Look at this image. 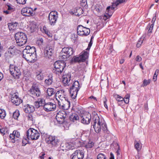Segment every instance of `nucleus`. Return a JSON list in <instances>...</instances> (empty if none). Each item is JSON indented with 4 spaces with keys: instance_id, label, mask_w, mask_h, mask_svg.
<instances>
[{
    "instance_id": "f257e3e1",
    "label": "nucleus",
    "mask_w": 159,
    "mask_h": 159,
    "mask_svg": "<svg viewBox=\"0 0 159 159\" xmlns=\"http://www.w3.org/2000/svg\"><path fill=\"white\" fill-rule=\"evenodd\" d=\"M15 39L18 46H21L25 44L27 42L26 35L24 33L19 32L15 34Z\"/></svg>"
},
{
    "instance_id": "f03ea898",
    "label": "nucleus",
    "mask_w": 159,
    "mask_h": 159,
    "mask_svg": "<svg viewBox=\"0 0 159 159\" xmlns=\"http://www.w3.org/2000/svg\"><path fill=\"white\" fill-rule=\"evenodd\" d=\"M66 63L64 61H58L55 62L54 64V68L53 71L55 74L59 75L64 70Z\"/></svg>"
},
{
    "instance_id": "7ed1b4c3",
    "label": "nucleus",
    "mask_w": 159,
    "mask_h": 159,
    "mask_svg": "<svg viewBox=\"0 0 159 159\" xmlns=\"http://www.w3.org/2000/svg\"><path fill=\"white\" fill-rule=\"evenodd\" d=\"M80 88L79 82L78 81H75L73 83L69 90L70 96L72 98L75 99L76 98L78 92Z\"/></svg>"
},
{
    "instance_id": "20e7f679",
    "label": "nucleus",
    "mask_w": 159,
    "mask_h": 159,
    "mask_svg": "<svg viewBox=\"0 0 159 159\" xmlns=\"http://www.w3.org/2000/svg\"><path fill=\"white\" fill-rule=\"evenodd\" d=\"M40 134L37 130L33 128L29 129L26 132L27 139L32 140H37L39 137Z\"/></svg>"
},
{
    "instance_id": "39448f33",
    "label": "nucleus",
    "mask_w": 159,
    "mask_h": 159,
    "mask_svg": "<svg viewBox=\"0 0 159 159\" xmlns=\"http://www.w3.org/2000/svg\"><path fill=\"white\" fill-rule=\"evenodd\" d=\"M17 53V50L13 45L10 46L6 52L4 56L6 60L9 59L16 55Z\"/></svg>"
},
{
    "instance_id": "423d86ee",
    "label": "nucleus",
    "mask_w": 159,
    "mask_h": 159,
    "mask_svg": "<svg viewBox=\"0 0 159 159\" xmlns=\"http://www.w3.org/2000/svg\"><path fill=\"white\" fill-rule=\"evenodd\" d=\"M93 123V124L91 125V126H93L94 129L95 131L98 133H99L102 129L103 131H105L107 130V125L105 123V122H98V123L95 124V123Z\"/></svg>"
},
{
    "instance_id": "0eeeda50",
    "label": "nucleus",
    "mask_w": 159,
    "mask_h": 159,
    "mask_svg": "<svg viewBox=\"0 0 159 159\" xmlns=\"http://www.w3.org/2000/svg\"><path fill=\"white\" fill-rule=\"evenodd\" d=\"M58 13L56 11H51L48 15V20L49 24L54 25L56 23L58 18Z\"/></svg>"
},
{
    "instance_id": "6e6552de",
    "label": "nucleus",
    "mask_w": 159,
    "mask_h": 159,
    "mask_svg": "<svg viewBox=\"0 0 159 159\" xmlns=\"http://www.w3.org/2000/svg\"><path fill=\"white\" fill-rule=\"evenodd\" d=\"M9 70L10 74L15 78L19 79L21 75L20 70L17 67L10 64L9 66Z\"/></svg>"
},
{
    "instance_id": "1a4fd4ad",
    "label": "nucleus",
    "mask_w": 159,
    "mask_h": 159,
    "mask_svg": "<svg viewBox=\"0 0 159 159\" xmlns=\"http://www.w3.org/2000/svg\"><path fill=\"white\" fill-rule=\"evenodd\" d=\"M67 116L66 111H59L57 114L56 119L58 123L62 124L65 122V119Z\"/></svg>"
},
{
    "instance_id": "9d476101",
    "label": "nucleus",
    "mask_w": 159,
    "mask_h": 159,
    "mask_svg": "<svg viewBox=\"0 0 159 159\" xmlns=\"http://www.w3.org/2000/svg\"><path fill=\"white\" fill-rule=\"evenodd\" d=\"M28 92L30 95L37 97L39 96L41 94L39 85L36 84H33Z\"/></svg>"
},
{
    "instance_id": "9b49d317",
    "label": "nucleus",
    "mask_w": 159,
    "mask_h": 159,
    "mask_svg": "<svg viewBox=\"0 0 159 159\" xmlns=\"http://www.w3.org/2000/svg\"><path fill=\"white\" fill-rule=\"evenodd\" d=\"M54 52V50L53 47L50 45H46L44 47L43 56L48 58H50Z\"/></svg>"
},
{
    "instance_id": "f8f14e48",
    "label": "nucleus",
    "mask_w": 159,
    "mask_h": 159,
    "mask_svg": "<svg viewBox=\"0 0 159 159\" xmlns=\"http://www.w3.org/2000/svg\"><path fill=\"white\" fill-rule=\"evenodd\" d=\"M91 119V114L89 112H86L80 117V121L84 124L88 125L90 123Z\"/></svg>"
},
{
    "instance_id": "ddd939ff",
    "label": "nucleus",
    "mask_w": 159,
    "mask_h": 159,
    "mask_svg": "<svg viewBox=\"0 0 159 159\" xmlns=\"http://www.w3.org/2000/svg\"><path fill=\"white\" fill-rule=\"evenodd\" d=\"M84 154L83 150H76L71 155L72 159H83Z\"/></svg>"
},
{
    "instance_id": "4468645a",
    "label": "nucleus",
    "mask_w": 159,
    "mask_h": 159,
    "mask_svg": "<svg viewBox=\"0 0 159 159\" xmlns=\"http://www.w3.org/2000/svg\"><path fill=\"white\" fill-rule=\"evenodd\" d=\"M70 140V142L66 143H62L61 145V148L63 151L65 150H73L75 148V145L73 144V142Z\"/></svg>"
},
{
    "instance_id": "2eb2a0df",
    "label": "nucleus",
    "mask_w": 159,
    "mask_h": 159,
    "mask_svg": "<svg viewBox=\"0 0 159 159\" xmlns=\"http://www.w3.org/2000/svg\"><path fill=\"white\" fill-rule=\"evenodd\" d=\"M55 104L51 102H48L45 104L43 105V109L47 112L53 111L56 108Z\"/></svg>"
},
{
    "instance_id": "dca6fc26",
    "label": "nucleus",
    "mask_w": 159,
    "mask_h": 159,
    "mask_svg": "<svg viewBox=\"0 0 159 159\" xmlns=\"http://www.w3.org/2000/svg\"><path fill=\"white\" fill-rule=\"evenodd\" d=\"M21 14L23 16H33L34 15L33 13V10L30 8L25 7L22 9Z\"/></svg>"
},
{
    "instance_id": "f3484780",
    "label": "nucleus",
    "mask_w": 159,
    "mask_h": 159,
    "mask_svg": "<svg viewBox=\"0 0 159 159\" xmlns=\"http://www.w3.org/2000/svg\"><path fill=\"white\" fill-rule=\"evenodd\" d=\"M22 54L23 57L28 62H31L34 59V55L25 52V50L23 51Z\"/></svg>"
},
{
    "instance_id": "a211bd4d",
    "label": "nucleus",
    "mask_w": 159,
    "mask_h": 159,
    "mask_svg": "<svg viewBox=\"0 0 159 159\" xmlns=\"http://www.w3.org/2000/svg\"><path fill=\"white\" fill-rule=\"evenodd\" d=\"M11 101L13 104L16 106L19 105L22 102V100L16 93L12 95Z\"/></svg>"
},
{
    "instance_id": "6ab92c4d",
    "label": "nucleus",
    "mask_w": 159,
    "mask_h": 159,
    "mask_svg": "<svg viewBox=\"0 0 159 159\" xmlns=\"http://www.w3.org/2000/svg\"><path fill=\"white\" fill-rule=\"evenodd\" d=\"M61 52L68 55V57H69L73 54V48L71 47H64L62 49Z\"/></svg>"
},
{
    "instance_id": "aec40b11",
    "label": "nucleus",
    "mask_w": 159,
    "mask_h": 159,
    "mask_svg": "<svg viewBox=\"0 0 159 159\" xmlns=\"http://www.w3.org/2000/svg\"><path fill=\"white\" fill-rule=\"evenodd\" d=\"M23 110L24 111L27 113L33 112L35 111L34 106L28 104L24 106Z\"/></svg>"
},
{
    "instance_id": "412c9836",
    "label": "nucleus",
    "mask_w": 159,
    "mask_h": 159,
    "mask_svg": "<svg viewBox=\"0 0 159 159\" xmlns=\"http://www.w3.org/2000/svg\"><path fill=\"white\" fill-rule=\"evenodd\" d=\"M71 141L74 142L73 143V144L75 145V146L76 147H84L85 143L83 142L80 141L79 139L73 138L71 139Z\"/></svg>"
},
{
    "instance_id": "4be33fe9",
    "label": "nucleus",
    "mask_w": 159,
    "mask_h": 159,
    "mask_svg": "<svg viewBox=\"0 0 159 159\" xmlns=\"http://www.w3.org/2000/svg\"><path fill=\"white\" fill-rule=\"evenodd\" d=\"M101 122H103L105 121L103 118L102 117L100 118L98 116V115L96 113L94 114V116L92 118V121L91 122V125L93 124V123H95V124L98 123L99 121Z\"/></svg>"
},
{
    "instance_id": "5701e85b",
    "label": "nucleus",
    "mask_w": 159,
    "mask_h": 159,
    "mask_svg": "<svg viewBox=\"0 0 159 159\" xmlns=\"http://www.w3.org/2000/svg\"><path fill=\"white\" fill-rule=\"evenodd\" d=\"M71 74L70 73H68L66 75V77L63 78V82L64 84L67 85H70L71 84L72 81L71 80Z\"/></svg>"
},
{
    "instance_id": "b1692460",
    "label": "nucleus",
    "mask_w": 159,
    "mask_h": 159,
    "mask_svg": "<svg viewBox=\"0 0 159 159\" xmlns=\"http://www.w3.org/2000/svg\"><path fill=\"white\" fill-rule=\"evenodd\" d=\"M23 50H25V52L30 53L31 55H33L35 56L36 54V49L34 47H30V46H27Z\"/></svg>"
},
{
    "instance_id": "393cba45",
    "label": "nucleus",
    "mask_w": 159,
    "mask_h": 159,
    "mask_svg": "<svg viewBox=\"0 0 159 159\" xmlns=\"http://www.w3.org/2000/svg\"><path fill=\"white\" fill-rule=\"evenodd\" d=\"M53 82V76L52 74H50L47 77V78L45 80L44 82L46 85H51Z\"/></svg>"
},
{
    "instance_id": "a878e982",
    "label": "nucleus",
    "mask_w": 159,
    "mask_h": 159,
    "mask_svg": "<svg viewBox=\"0 0 159 159\" xmlns=\"http://www.w3.org/2000/svg\"><path fill=\"white\" fill-rule=\"evenodd\" d=\"M7 25L10 30H14L17 28L18 23L16 22L9 23Z\"/></svg>"
},
{
    "instance_id": "bb28decb",
    "label": "nucleus",
    "mask_w": 159,
    "mask_h": 159,
    "mask_svg": "<svg viewBox=\"0 0 159 159\" xmlns=\"http://www.w3.org/2000/svg\"><path fill=\"white\" fill-rule=\"evenodd\" d=\"M70 106V102L66 98V100H64L63 105H62V109L64 110H67L69 108Z\"/></svg>"
},
{
    "instance_id": "cd10ccee",
    "label": "nucleus",
    "mask_w": 159,
    "mask_h": 159,
    "mask_svg": "<svg viewBox=\"0 0 159 159\" xmlns=\"http://www.w3.org/2000/svg\"><path fill=\"white\" fill-rule=\"evenodd\" d=\"M59 100L56 99L57 101V105L58 107L62 109V105H63L64 103V100H66V97H64L63 99H61L62 97H61V95H60L59 97H58Z\"/></svg>"
},
{
    "instance_id": "c85d7f7f",
    "label": "nucleus",
    "mask_w": 159,
    "mask_h": 159,
    "mask_svg": "<svg viewBox=\"0 0 159 159\" xmlns=\"http://www.w3.org/2000/svg\"><path fill=\"white\" fill-rule=\"evenodd\" d=\"M89 54V53L88 52L85 51L81 55H80L82 62H84L86 61L88 57Z\"/></svg>"
},
{
    "instance_id": "c756f323",
    "label": "nucleus",
    "mask_w": 159,
    "mask_h": 159,
    "mask_svg": "<svg viewBox=\"0 0 159 159\" xmlns=\"http://www.w3.org/2000/svg\"><path fill=\"white\" fill-rule=\"evenodd\" d=\"M75 15L78 16H80L84 12L83 9L81 7H77L75 8L74 11Z\"/></svg>"
},
{
    "instance_id": "7c9ffc66",
    "label": "nucleus",
    "mask_w": 159,
    "mask_h": 159,
    "mask_svg": "<svg viewBox=\"0 0 159 159\" xmlns=\"http://www.w3.org/2000/svg\"><path fill=\"white\" fill-rule=\"evenodd\" d=\"M69 118L71 121L73 122L77 120L80 121V117L77 114L75 113L72 114L71 116H70Z\"/></svg>"
},
{
    "instance_id": "2f4dec72",
    "label": "nucleus",
    "mask_w": 159,
    "mask_h": 159,
    "mask_svg": "<svg viewBox=\"0 0 159 159\" xmlns=\"http://www.w3.org/2000/svg\"><path fill=\"white\" fill-rule=\"evenodd\" d=\"M80 57L79 56H75L73 57L71 60V63H76L82 62L81 60L80 59Z\"/></svg>"
},
{
    "instance_id": "473e14b6",
    "label": "nucleus",
    "mask_w": 159,
    "mask_h": 159,
    "mask_svg": "<svg viewBox=\"0 0 159 159\" xmlns=\"http://www.w3.org/2000/svg\"><path fill=\"white\" fill-rule=\"evenodd\" d=\"M94 146V143L92 141L90 140L86 143H85L84 147L87 150L92 148Z\"/></svg>"
},
{
    "instance_id": "72a5a7b5",
    "label": "nucleus",
    "mask_w": 159,
    "mask_h": 159,
    "mask_svg": "<svg viewBox=\"0 0 159 159\" xmlns=\"http://www.w3.org/2000/svg\"><path fill=\"white\" fill-rule=\"evenodd\" d=\"M115 98L118 102V105L120 106H121L123 105V98L121 97V96H120L119 95H116L115 96Z\"/></svg>"
},
{
    "instance_id": "f704fd0d",
    "label": "nucleus",
    "mask_w": 159,
    "mask_h": 159,
    "mask_svg": "<svg viewBox=\"0 0 159 159\" xmlns=\"http://www.w3.org/2000/svg\"><path fill=\"white\" fill-rule=\"evenodd\" d=\"M55 92L56 91H55L54 89L52 88H48L46 92L48 95L50 97L55 94Z\"/></svg>"
},
{
    "instance_id": "c9c22d12",
    "label": "nucleus",
    "mask_w": 159,
    "mask_h": 159,
    "mask_svg": "<svg viewBox=\"0 0 159 159\" xmlns=\"http://www.w3.org/2000/svg\"><path fill=\"white\" fill-rule=\"evenodd\" d=\"M154 25L153 24H151L150 25V24H148L146 27V29L147 30L148 29V35L149 37L151 33H152V31L153 29Z\"/></svg>"
},
{
    "instance_id": "e433bc0d",
    "label": "nucleus",
    "mask_w": 159,
    "mask_h": 159,
    "mask_svg": "<svg viewBox=\"0 0 159 159\" xmlns=\"http://www.w3.org/2000/svg\"><path fill=\"white\" fill-rule=\"evenodd\" d=\"M16 134V131H13L12 134H11L10 135V138L11 140V142L13 143L15 142V141L18 140V139H16V138H15V134Z\"/></svg>"
},
{
    "instance_id": "4c0bfd02",
    "label": "nucleus",
    "mask_w": 159,
    "mask_h": 159,
    "mask_svg": "<svg viewBox=\"0 0 159 159\" xmlns=\"http://www.w3.org/2000/svg\"><path fill=\"white\" fill-rule=\"evenodd\" d=\"M84 27L81 25H79L77 28V34L78 35L80 36L82 35V32H83V30Z\"/></svg>"
},
{
    "instance_id": "58836bf2",
    "label": "nucleus",
    "mask_w": 159,
    "mask_h": 159,
    "mask_svg": "<svg viewBox=\"0 0 159 159\" xmlns=\"http://www.w3.org/2000/svg\"><path fill=\"white\" fill-rule=\"evenodd\" d=\"M83 32L81 36H87L90 33V30L89 28L84 27V30H83Z\"/></svg>"
},
{
    "instance_id": "ea45409f",
    "label": "nucleus",
    "mask_w": 159,
    "mask_h": 159,
    "mask_svg": "<svg viewBox=\"0 0 159 159\" xmlns=\"http://www.w3.org/2000/svg\"><path fill=\"white\" fill-rule=\"evenodd\" d=\"M59 142L60 140L58 139L57 137H55V136L51 144L53 146H56L58 145Z\"/></svg>"
},
{
    "instance_id": "a19ab883",
    "label": "nucleus",
    "mask_w": 159,
    "mask_h": 159,
    "mask_svg": "<svg viewBox=\"0 0 159 159\" xmlns=\"http://www.w3.org/2000/svg\"><path fill=\"white\" fill-rule=\"evenodd\" d=\"M114 11L110 9V6H109L107 7L106 11V14L108 15L109 17H110L113 13Z\"/></svg>"
},
{
    "instance_id": "79ce46f5",
    "label": "nucleus",
    "mask_w": 159,
    "mask_h": 159,
    "mask_svg": "<svg viewBox=\"0 0 159 159\" xmlns=\"http://www.w3.org/2000/svg\"><path fill=\"white\" fill-rule=\"evenodd\" d=\"M134 148L137 150L138 152H139L141 150V143L138 142L136 141H134Z\"/></svg>"
},
{
    "instance_id": "37998d69",
    "label": "nucleus",
    "mask_w": 159,
    "mask_h": 159,
    "mask_svg": "<svg viewBox=\"0 0 159 159\" xmlns=\"http://www.w3.org/2000/svg\"><path fill=\"white\" fill-rule=\"evenodd\" d=\"M55 136L49 135L46 138V141L48 144H51Z\"/></svg>"
},
{
    "instance_id": "c03bdc74",
    "label": "nucleus",
    "mask_w": 159,
    "mask_h": 159,
    "mask_svg": "<svg viewBox=\"0 0 159 159\" xmlns=\"http://www.w3.org/2000/svg\"><path fill=\"white\" fill-rule=\"evenodd\" d=\"M7 9L8 10L11 11V13L15 11L16 10L15 8L10 3H7Z\"/></svg>"
},
{
    "instance_id": "a18cd8bd",
    "label": "nucleus",
    "mask_w": 159,
    "mask_h": 159,
    "mask_svg": "<svg viewBox=\"0 0 159 159\" xmlns=\"http://www.w3.org/2000/svg\"><path fill=\"white\" fill-rule=\"evenodd\" d=\"M20 112L18 110H16L13 114V117L15 120H17L18 117L20 115Z\"/></svg>"
},
{
    "instance_id": "49530a36",
    "label": "nucleus",
    "mask_w": 159,
    "mask_h": 159,
    "mask_svg": "<svg viewBox=\"0 0 159 159\" xmlns=\"http://www.w3.org/2000/svg\"><path fill=\"white\" fill-rule=\"evenodd\" d=\"M41 71H40L36 73L37 79L40 80H43V75L41 74Z\"/></svg>"
},
{
    "instance_id": "de8ad7c7",
    "label": "nucleus",
    "mask_w": 159,
    "mask_h": 159,
    "mask_svg": "<svg viewBox=\"0 0 159 159\" xmlns=\"http://www.w3.org/2000/svg\"><path fill=\"white\" fill-rule=\"evenodd\" d=\"M6 116V113L5 110L0 109V117L2 119H3Z\"/></svg>"
},
{
    "instance_id": "09e8293b",
    "label": "nucleus",
    "mask_w": 159,
    "mask_h": 159,
    "mask_svg": "<svg viewBox=\"0 0 159 159\" xmlns=\"http://www.w3.org/2000/svg\"><path fill=\"white\" fill-rule=\"evenodd\" d=\"M97 159H106V157L104 154L100 153L98 155Z\"/></svg>"
},
{
    "instance_id": "8fccbe9b",
    "label": "nucleus",
    "mask_w": 159,
    "mask_h": 159,
    "mask_svg": "<svg viewBox=\"0 0 159 159\" xmlns=\"http://www.w3.org/2000/svg\"><path fill=\"white\" fill-rule=\"evenodd\" d=\"M36 43L39 47H42V45L43 44V39L42 38L38 39L36 42Z\"/></svg>"
},
{
    "instance_id": "3c124183",
    "label": "nucleus",
    "mask_w": 159,
    "mask_h": 159,
    "mask_svg": "<svg viewBox=\"0 0 159 159\" xmlns=\"http://www.w3.org/2000/svg\"><path fill=\"white\" fill-rule=\"evenodd\" d=\"M145 38V37H143V40H142L141 38H140L136 45V46L137 48H139L140 46L141 45V44L143 43V40Z\"/></svg>"
},
{
    "instance_id": "603ef678",
    "label": "nucleus",
    "mask_w": 159,
    "mask_h": 159,
    "mask_svg": "<svg viewBox=\"0 0 159 159\" xmlns=\"http://www.w3.org/2000/svg\"><path fill=\"white\" fill-rule=\"evenodd\" d=\"M151 81L150 79L148 80H146V79L144 80L143 81V86H146L149 84L150 83Z\"/></svg>"
},
{
    "instance_id": "864d4df0",
    "label": "nucleus",
    "mask_w": 159,
    "mask_h": 159,
    "mask_svg": "<svg viewBox=\"0 0 159 159\" xmlns=\"http://www.w3.org/2000/svg\"><path fill=\"white\" fill-rule=\"evenodd\" d=\"M159 72V70L158 69H157L156 70L154 74V75L153 76V79L154 81H155L157 79V75H158Z\"/></svg>"
},
{
    "instance_id": "5fc2aeb1",
    "label": "nucleus",
    "mask_w": 159,
    "mask_h": 159,
    "mask_svg": "<svg viewBox=\"0 0 159 159\" xmlns=\"http://www.w3.org/2000/svg\"><path fill=\"white\" fill-rule=\"evenodd\" d=\"M102 7L99 6H96L95 8V11H97V12L98 13V14L99 13H100L102 11Z\"/></svg>"
},
{
    "instance_id": "6e6d98bb",
    "label": "nucleus",
    "mask_w": 159,
    "mask_h": 159,
    "mask_svg": "<svg viewBox=\"0 0 159 159\" xmlns=\"http://www.w3.org/2000/svg\"><path fill=\"white\" fill-rule=\"evenodd\" d=\"M27 0H16L17 2L20 4L24 5L26 3Z\"/></svg>"
},
{
    "instance_id": "4d7b16f0",
    "label": "nucleus",
    "mask_w": 159,
    "mask_h": 159,
    "mask_svg": "<svg viewBox=\"0 0 159 159\" xmlns=\"http://www.w3.org/2000/svg\"><path fill=\"white\" fill-rule=\"evenodd\" d=\"M40 103H39V102H38V101H36L34 103V109L35 108H38L39 107H40L41 105H40Z\"/></svg>"
},
{
    "instance_id": "13d9d810",
    "label": "nucleus",
    "mask_w": 159,
    "mask_h": 159,
    "mask_svg": "<svg viewBox=\"0 0 159 159\" xmlns=\"http://www.w3.org/2000/svg\"><path fill=\"white\" fill-rule=\"evenodd\" d=\"M81 5L82 6H85L87 4V2L86 0H82L81 3Z\"/></svg>"
},
{
    "instance_id": "bf43d9fd",
    "label": "nucleus",
    "mask_w": 159,
    "mask_h": 159,
    "mask_svg": "<svg viewBox=\"0 0 159 159\" xmlns=\"http://www.w3.org/2000/svg\"><path fill=\"white\" fill-rule=\"evenodd\" d=\"M29 114L27 116V119L28 120H33V118L32 114H30V113H28Z\"/></svg>"
},
{
    "instance_id": "052dcab7",
    "label": "nucleus",
    "mask_w": 159,
    "mask_h": 159,
    "mask_svg": "<svg viewBox=\"0 0 159 159\" xmlns=\"http://www.w3.org/2000/svg\"><path fill=\"white\" fill-rule=\"evenodd\" d=\"M104 100L103 101V103H104V106L106 109H107L108 107H107V104L106 103L107 100L106 97H105L104 98Z\"/></svg>"
},
{
    "instance_id": "680f3d73",
    "label": "nucleus",
    "mask_w": 159,
    "mask_h": 159,
    "mask_svg": "<svg viewBox=\"0 0 159 159\" xmlns=\"http://www.w3.org/2000/svg\"><path fill=\"white\" fill-rule=\"evenodd\" d=\"M43 30L45 31V33L47 34V35L49 37H51L52 36V34H51L49 32L48 30L47 31L46 30H45L44 29V28H43Z\"/></svg>"
},
{
    "instance_id": "e2e57ef3",
    "label": "nucleus",
    "mask_w": 159,
    "mask_h": 159,
    "mask_svg": "<svg viewBox=\"0 0 159 159\" xmlns=\"http://www.w3.org/2000/svg\"><path fill=\"white\" fill-rule=\"evenodd\" d=\"M45 155V152H42L39 154V157L41 159H43L44 158V157Z\"/></svg>"
},
{
    "instance_id": "0e129e2a",
    "label": "nucleus",
    "mask_w": 159,
    "mask_h": 159,
    "mask_svg": "<svg viewBox=\"0 0 159 159\" xmlns=\"http://www.w3.org/2000/svg\"><path fill=\"white\" fill-rule=\"evenodd\" d=\"M14 131H16V134H15V138H16V139L17 138H19L20 136V133L19 132L17 131V130H14Z\"/></svg>"
},
{
    "instance_id": "69168bd1",
    "label": "nucleus",
    "mask_w": 159,
    "mask_h": 159,
    "mask_svg": "<svg viewBox=\"0 0 159 159\" xmlns=\"http://www.w3.org/2000/svg\"><path fill=\"white\" fill-rule=\"evenodd\" d=\"M142 59V58L139 55H138L135 58L136 61L138 62L140 61H141Z\"/></svg>"
},
{
    "instance_id": "338daca9",
    "label": "nucleus",
    "mask_w": 159,
    "mask_h": 159,
    "mask_svg": "<svg viewBox=\"0 0 159 159\" xmlns=\"http://www.w3.org/2000/svg\"><path fill=\"white\" fill-rule=\"evenodd\" d=\"M109 17H109V16H108V15H104L103 16V19L105 20H106Z\"/></svg>"
},
{
    "instance_id": "774afa93",
    "label": "nucleus",
    "mask_w": 159,
    "mask_h": 159,
    "mask_svg": "<svg viewBox=\"0 0 159 159\" xmlns=\"http://www.w3.org/2000/svg\"><path fill=\"white\" fill-rule=\"evenodd\" d=\"M156 16L155 15L152 18V20L151 21V23H152V24H153V25H154V23L155 22V21L156 20Z\"/></svg>"
}]
</instances>
